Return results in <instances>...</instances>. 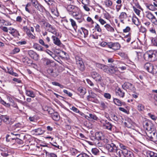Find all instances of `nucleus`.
Segmentation results:
<instances>
[{
    "mask_svg": "<svg viewBox=\"0 0 157 157\" xmlns=\"http://www.w3.org/2000/svg\"><path fill=\"white\" fill-rule=\"evenodd\" d=\"M144 67L149 73L153 74L157 73V66L154 65L151 63H146L144 65Z\"/></svg>",
    "mask_w": 157,
    "mask_h": 157,
    "instance_id": "1",
    "label": "nucleus"
},
{
    "mask_svg": "<svg viewBox=\"0 0 157 157\" xmlns=\"http://www.w3.org/2000/svg\"><path fill=\"white\" fill-rule=\"evenodd\" d=\"M146 133L149 140L154 142L157 141V133L154 130L147 131Z\"/></svg>",
    "mask_w": 157,
    "mask_h": 157,
    "instance_id": "2",
    "label": "nucleus"
},
{
    "mask_svg": "<svg viewBox=\"0 0 157 157\" xmlns=\"http://www.w3.org/2000/svg\"><path fill=\"white\" fill-rule=\"evenodd\" d=\"M44 25L45 26L44 28L46 30L55 34L56 36H57V33L56 32L54 27L48 22H44Z\"/></svg>",
    "mask_w": 157,
    "mask_h": 157,
    "instance_id": "3",
    "label": "nucleus"
},
{
    "mask_svg": "<svg viewBox=\"0 0 157 157\" xmlns=\"http://www.w3.org/2000/svg\"><path fill=\"white\" fill-rule=\"evenodd\" d=\"M75 59L78 69L81 71H84L85 69V67L82 59L80 56H76Z\"/></svg>",
    "mask_w": 157,
    "mask_h": 157,
    "instance_id": "4",
    "label": "nucleus"
},
{
    "mask_svg": "<svg viewBox=\"0 0 157 157\" xmlns=\"http://www.w3.org/2000/svg\"><path fill=\"white\" fill-rule=\"evenodd\" d=\"M117 155L118 156H116L114 157H132L133 156L132 152L129 149L120 152Z\"/></svg>",
    "mask_w": 157,
    "mask_h": 157,
    "instance_id": "5",
    "label": "nucleus"
},
{
    "mask_svg": "<svg viewBox=\"0 0 157 157\" xmlns=\"http://www.w3.org/2000/svg\"><path fill=\"white\" fill-rule=\"evenodd\" d=\"M155 56V54L152 51H149L146 52L144 55V59L148 60H154Z\"/></svg>",
    "mask_w": 157,
    "mask_h": 157,
    "instance_id": "6",
    "label": "nucleus"
},
{
    "mask_svg": "<svg viewBox=\"0 0 157 157\" xmlns=\"http://www.w3.org/2000/svg\"><path fill=\"white\" fill-rule=\"evenodd\" d=\"M100 122L104 128L112 131V128L113 125L107 120H101L100 121Z\"/></svg>",
    "mask_w": 157,
    "mask_h": 157,
    "instance_id": "7",
    "label": "nucleus"
},
{
    "mask_svg": "<svg viewBox=\"0 0 157 157\" xmlns=\"http://www.w3.org/2000/svg\"><path fill=\"white\" fill-rule=\"evenodd\" d=\"M106 147L109 151L113 152H116L117 154V150L116 145L113 143L108 144L106 145Z\"/></svg>",
    "mask_w": 157,
    "mask_h": 157,
    "instance_id": "8",
    "label": "nucleus"
},
{
    "mask_svg": "<svg viewBox=\"0 0 157 157\" xmlns=\"http://www.w3.org/2000/svg\"><path fill=\"white\" fill-rule=\"evenodd\" d=\"M92 78L96 81L101 82L103 81V79L99 74L96 71H93L91 74Z\"/></svg>",
    "mask_w": 157,
    "mask_h": 157,
    "instance_id": "9",
    "label": "nucleus"
},
{
    "mask_svg": "<svg viewBox=\"0 0 157 157\" xmlns=\"http://www.w3.org/2000/svg\"><path fill=\"white\" fill-rule=\"evenodd\" d=\"M144 128L147 130V132L154 130V125L150 122H146L144 123Z\"/></svg>",
    "mask_w": 157,
    "mask_h": 157,
    "instance_id": "10",
    "label": "nucleus"
},
{
    "mask_svg": "<svg viewBox=\"0 0 157 157\" xmlns=\"http://www.w3.org/2000/svg\"><path fill=\"white\" fill-rule=\"evenodd\" d=\"M78 34L82 37L86 38L87 37L88 34V31L85 28L82 27L78 30Z\"/></svg>",
    "mask_w": 157,
    "mask_h": 157,
    "instance_id": "11",
    "label": "nucleus"
},
{
    "mask_svg": "<svg viewBox=\"0 0 157 157\" xmlns=\"http://www.w3.org/2000/svg\"><path fill=\"white\" fill-rule=\"evenodd\" d=\"M33 6L41 12H43L46 11L44 8L41 5L38 3L37 2H33Z\"/></svg>",
    "mask_w": 157,
    "mask_h": 157,
    "instance_id": "12",
    "label": "nucleus"
},
{
    "mask_svg": "<svg viewBox=\"0 0 157 157\" xmlns=\"http://www.w3.org/2000/svg\"><path fill=\"white\" fill-rule=\"evenodd\" d=\"M31 132V133L34 135H40L43 134L45 131L41 128H40L33 130Z\"/></svg>",
    "mask_w": 157,
    "mask_h": 157,
    "instance_id": "13",
    "label": "nucleus"
},
{
    "mask_svg": "<svg viewBox=\"0 0 157 157\" xmlns=\"http://www.w3.org/2000/svg\"><path fill=\"white\" fill-rule=\"evenodd\" d=\"M28 54L31 57L35 60L38 59L39 57V55L33 51L32 50L28 51Z\"/></svg>",
    "mask_w": 157,
    "mask_h": 157,
    "instance_id": "14",
    "label": "nucleus"
},
{
    "mask_svg": "<svg viewBox=\"0 0 157 157\" xmlns=\"http://www.w3.org/2000/svg\"><path fill=\"white\" fill-rule=\"evenodd\" d=\"M122 87L124 89H129L130 90H134V86L133 85L128 82H125L122 85Z\"/></svg>",
    "mask_w": 157,
    "mask_h": 157,
    "instance_id": "15",
    "label": "nucleus"
},
{
    "mask_svg": "<svg viewBox=\"0 0 157 157\" xmlns=\"http://www.w3.org/2000/svg\"><path fill=\"white\" fill-rule=\"evenodd\" d=\"M23 29L24 32H26L27 35L29 38L32 39H35V36L31 33L30 29H28L27 26L23 27Z\"/></svg>",
    "mask_w": 157,
    "mask_h": 157,
    "instance_id": "16",
    "label": "nucleus"
},
{
    "mask_svg": "<svg viewBox=\"0 0 157 157\" xmlns=\"http://www.w3.org/2000/svg\"><path fill=\"white\" fill-rule=\"evenodd\" d=\"M118 72V68L114 66H110L109 69V74H117Z\"/></svg>",
    "mask_w": 157,
    "mask_h": 157,
    "instance_id": "17",
    "label": "nucleus"
},
{
    "mask_svg": "<svg viewBox=\"0 0 157 157\" xmlns=\"http://www.w3.org/2000/svg\"><path fill=\"white\" fill-rule=\"evenodd\" d=\"M125 93L124 91L119 88H116V94L121 98H123L124 96Z\"/></svg>",
    "mask_w": 157,
    "mask_h": 157,
    "instance_id": "18",
    "label": "nucleus"
},
{
    "mask_svg": "<svg viewBox=\"0 0 157 157\" xmlns=\"http://www.w3.org/2000/svg\"><path fill=\"white\" fill-rule=\"evenodd\" d=\"M119 147L121 149H118L117 152V154L128 149V147L122 143H120Z\"/></svg>",
    "mask_w": 157,
    "mask_h": 157,
    "instance_id": "19",
    "label": "nucleus"
},
{
    "mask_svg": "<svg viewBox=\"0 0 157 157\" xmlns=\"http://www.w3.org/2000/svg\"><path fill=\"white\" fill-rule=\"evenodd\" d=\"M127 17V15L125 12H122L119 16V18L120 21L123 23H124V20Z\"/></svg>",
    "mask_w": 157,
    "mask_h": 157,
    "instance_id": "20",
    "label": "nucleus"
},
{
    "mask_svg": "<svg viewBox=\"0 0 157 157\" xmlns=\"http://www.w3.org/2000/svg\"><path fill=\"white\" fill-rule=\"evenodd\" d=\"M53 40V41L54 44L58 46H60L62 44L60 40L54 36H52V37Z\"/></svg>",
    "mask_w": 157,
    "mask_h": 157,
    "instance_id": "21",
    "label": "nucleus"
},
{
    "mask_svg": "<svg viewBox=\"0 0 157 157\" xmlns=\"http://www.w3.org/2000/svg\"><path fill=\"white\" fill-rule=\"evenodd\" d=\"M124 124L127 127L131 128L133 126V122L130 119L128 118L126 120V121L124 122Z\"/></svg>",
    "mask_w": 157,
    "mask_h": 157,
    "instance_id": "22",
    "label": "nucleus"
},
{
    "mask_svg": "<svg viewBox=\"0 0 157 157\" xmlns=\"http://www.w3.org/2000/svg\"><path fill=\"white\" fill-rule=\"evenodd\" d=\"M104 26L106 30L108 32L111 33H113L115 31L114 28L109 24H107L105 25Z\"/></svg>",
    "mask_w": 157,
    "mask_h": 157,
    "instance_id": "23",
    "label": "nucleus"
},
{
    "mask_svg": "<svg viewBox=\"0 0 157 157\" xmlns=\"http://www.w3.org/2000/svg\"><path fill=\"white\" fill-rule=\"evenodd\" d=\"M22 61L25 63V64L30 65V64L32 63V61L28 57H25L22 59Z\"/></svg>",
    "mask_w": 157,
    "mask_h": 157,
    "instance_id": "24",
    "label": "nucleus"
},
{
    "mask_svg": "<svg viewBox=\"0 0 157 157\" xmlns=\"http://www.w3.org/2000/svg\"><path fill=\"white\" fill-rule=\"evenodd\" d=\"M113 101L115 105L118 106H121L124 105V102H121V100L117 98H114Z\"/></svg>",
    "mask_w": 157,
    "mask_h": 157,
    "instance_id": "25",
    "label": "nucleus"
},
{
    "mask_svg": "<svg viewBox=\"0 0 157 157\" xmlns=\"http://www.w3.org/2000/svg\"><path fill=\"white\" fill-rule=\"evenodd\" d=\"M104 5L106 7L110 8L112 6L113 2L110 0H105L104 2Z\"/></svg>",
    "mask_w": 157,
    "mask_h": 157,
    "instance_id": "26",
    "label": "nucleus"
},
{
    "mask_svg": "<svg viewBox=\"0 0 157 157\" xmlns=\"http://www.w3.org/2000/svg\"><path fill=\"white\" fill-rule=\"evenodd\" d=\"M78 10L73 9V10L71 11V13H70V14L71 15L74 17L75 18L78 15H79L81 13H79L78 11Z\"/></svg>",
    "mask_w": 157,
    "mask_h": 157,
    "instance_id": "27",
    "label": "nucleus"
},
{
    "mask_svg": "<svg viewBox=\"0 0 157 157\" xmlns=\"http://www.w3.org/2000/svg\"><path fill=\"white\" fill-rule=\"evenodd\" d=\"M26 94L28 96L34 98L35 96V94L34 92L30 90H26L25 91Z\"/></svg>",
    "mask_w": 157,
    "mask_h": 157,
    "instance_id": "28",
    "label": "nucleus"
},
{
    "mask_svg": "<svg viewBox=\"0 0 157 157\" xmlns=\"http://www.w3.org/2000/svg\"><path fill=\"white\" fill-rule=\"evenodd\" d=\"M75 18L78 21L79 23L82 22L84 20V17L81 13L78 15V16Z\"/></svg>",
    "mask_w": 157,
    "mask_h": 157,
    "instance_id": "29",
    "label": "nucleus"
},
{
    "mask_svg": "<svg viewBox=\"0 0 157 157\" xmlns=\"http://www.w3.org/2000/svg\"><path fill=\"white\" fill-rule=\"evenodd\" d=\"M111 118L113 120L117 122L121 119V118H122V117L119 115L113 114L112 115Z\"/></svg>",
    "mask_w": 157,
    "mask_h": 157,
    "instance_id": "30",
    "label": "nucleus"
},
{
    "mask_svg": "<svg viewBox=\"0 0 157 157\" xmlns=\"http://www.w3.org/2000/svg\"><path fill=\"white\" fill-rule=\"evenodd\" d=\"M146 17L151 20L155 17L151 12L149 11L146 12Z\"/></svg>",
    "mask_w": 157,
    "mask_h": 157,
    "instance_id": "31",
    "label": "nucleus"
},
{
    "mask_svg": "<svg viewBox=\"0 0 157 157\" xmlns=\"http://www.w3.org/2000/svg\"><path fill=\"white\" fill-rule=\"evenodd\" d=\"M52 117L53 119L55 121H57L59 119V116L57 112H54L52 114Z\"/></svg>",
    "mask_w": 157,
    "mask_h": 157,
    "instance_id": "32",
    "label": "nucleus"
},
{
    "mask_svg": "<svg viewBox=\"0 0 157 157\" xmlns=\"http://www.w3.org/2000/svg\"><path fill=\"white\" fill-rule=\"evenodd\" d=\"M147 157H157V154L150 151H147Z\"/></svg>",
    "mask_w": 157,
    "mask_h": 157,
    "instance_id": "33",
    "label": "nucleus"
},
{
    "mask_svg": "<svg viewBox=\"0 0 157 157\" xmlns=\"http://www.w3.org/2000/svg\"><path fill=\"white\" fill-rule=\"evenodd\" d=\"M132 20L133 23L136 26H138L140 25L139 20L136 16L132 17Z\"/></svg>",
    "mask_w": 157,
    "mask_h": 157,
    "instance_id": "34",
    "label": "nucleus"
},
{
    "mask_svg": "<svg viewBox=\"0 0 157 157\" xmlns=\"http://www.w3.org/2000/svg\"><path fill=\"white\" fill-rule=\"evenodd\" d=\"M34 48L38 51H43V47H41L40 44L35 43L33 45Z\"/></svg>",
    "mask_w": 157,
    "mask_h": 157,
    "instance_id": "35",
    "label": "nucleus"
},
{
    "mask_svg": "<svg viewBox=\"0 0 157 157\" xmlns=\"http://www.w3.org/2000/svg\"><path fill=\"white\" fill-rule=\"evenodd\" d=\"M29 136V135L27 134H25L23 133H20V140H25V141L28 140V137Z\"/></svg>",
    "mask_w": 157,
    "mask_h": 157,
    "instance_id": "36",
    "label": "nucleus"
},
{
    "mask_svg": "<svg viewBox=\"0 0 157 157\" xmlns=\"http://www.w3.org/2000/svg\"><path fill=\"white\" fill-rule=\"evenodd\" d=\"M78 91L82 95H84L86 93V89L82 87H79L78 89Z\"/></svg>",
    "mask_w": 157,
    "mask_h": 157,
    "instance_id": "37",
    "label": "nucleus"
},
{
    "mask_svg": "<svg viewBox=\"0 0 157 157\" xmlns=\"http://www.w3.org/2000/svg\"><path fill=\"white\" fill-rule=\"evenodd\" d=\"M120 48V44L118 43H114V46L113 52H114L116 50L119 49Z\"/></svg>",
    "mask_w": 157,
    "mask_h": 157,
    "instance_id": "38",
    "label": "nucleus"
},
{
    "mask_svg": "<svg viewBox=\"0 0 157 157\" xmlns=\"http://www.w3.org/2000/svg\"><path fill=\"white\" fill-rule=\"evenodd\" d=\"M137 109L139 112H142L145 109V106L142 104H139L137 106Z\"/></svg>",
    "mask_w": 157,
    "mask_h": 157,
    "instance_id": "39",
    "label": "nucleus"
},
{
    "mask_svg": "<svg viewBox=\"0 0 157 157\" xmlns=\"http://www.w3.org/2000/svg\"><path fill=\"white\" fill-rule=\"evenodd\" d=\"M104 136L101 132H97L96 134V136L98 140H101L104 138Z\"/></svg>",
    "mask_w": 157,
    "mask_h": 157,
    "instance_id": "40",
    "label": "nucleus"
},
{
    "mask_svg": "<svg viewBox=\"0 0 157 157\" xmlns=\"http://www.w3.org/2000/svg\"><path fill=\"white\" fill-rule=\"evenodd\" d=\"M131 33H129L127 35H125L124 38L125 39V41L128 43H129L131 40Z\"/></svg>",
    "mask_w": 157,
    "mask_h": 157,
    "instance_id": "41",
    "label": "nucleus"
},
{
    "mask_svg": "<svg viewBox=\"0 0 157 157\" xmlns=\"http://www.w3.org/2000/svg\"><path fill=\"white\" fill-rule=\"evenodd\" d=\"M107 103L106 102H104L103 101H101L100 103V107L102 109H104L107 107Z\"/></svg>",
    "mask_w": 157,
    "mask_h": 157,
    "instance_id": "42",
    "label": "nucleus"
},
{
    "mask_svg": "<svg viewBox=\"0 0 157 157\" xmlns=\"http://www.w3.org/2000/svg\"><path fill=\"white\" fill-rule=\"evenodd\" d=\"M72 26L75 29L77 28V26L75 21L73 19L70 18L69 19Z\"/></svg>",
    "mask_w": 157,
    "mask_h": 157,
    "instance_id": "43",
    "label": "nucleus"
},
{
    "mask_svg": "<svg viewBox=\"0 0 157 157\" xmlns=\"http://www.w3.org/2000/svg\"><path fill=\"white\" fill-rule=\"evenodd\" d=\"M92 153L95 155H97L99 154V150L97 148H93L91 150Z\"/></svg>",
    "mask_w": 157,
    "mask_h": 157,
    "instance_id": "44",
    "label": "nucleus"
},
{
    "mask_svg": "<svg viewBox=\"0 0 157 157\" xmlns=\"http://www.w3.org/2000/svg\"><path fill=\"white\" fill-rule=\"evenodd\" d=\"M9 30L11 31L10 33L11 34H17L18 35H19V33L18 32L13 28L10 27L9 28Z\"/></svg>",
    "mask_w": 157,
    "mask_h": 157,
    "instance_id": "45",
    "label": "nucleus"
},
{
    "mask_svg": "<svg viewBox=\"0 0 157 157\" xmlns=\"http://www.w3.org/2000/svg\"><path fill=\"white\" fill-rule=\"evenodd\" d=\"M95 29L99 33H101L102 32V29L99 24L96 23V25L94 27Z\"/></svg>",
    "mask_w": 157,
    "mask_h": 157,
    "instance_id": "46",
    "label": "nucleus"
},
{
    "mask_svg": "<svg viewBox=\"0 0 157 157\" xmlns=\"http://www.w3.org/2000/svg\"><path fill=\"white\" fill-rule=\"evenodd\" d=\"M70 152L71 154L73 156L75 155L78 153V151L75 148L70 149Z\"/></svg>",
    "mask_w": 157,
    "mask_h": 157,
    "instance_id": "47",
    "label": "nucleus"
},
{
    "mask_svg": "<svg viewBox=\"0 0 157 157\" xmlns=\"http://www.w3.org/2000/svg\"><path fill=\"white\" fill-rule=\"evenodd\" d=\"M39 43L43 46L44 47L46 48H48L49 47V46L47 44H45L44 41V40L41 39H40L39 40Z\"/></svg>",
    "mask_w": 157,
    "mask_h": 157,
    "instance_id": "48",
    "label": "nucleus"
},
{
    "mask_svg": "<svg viewBox=\"0 0 157 157\" xmlns=\"http://www.w3.org/2000/svg\"><path fill=\"white\" fill-rule=\"evenodd\" d=\"M73 9H75L78 10V8L76 7H75L74 6L72 5H69L67 7V10L69 11L70 13H71V11L73 10Z\"/></svg>",
    "mask_w": 157,
    "mask_h": 157,
    "instance_id": "49",
    "label": "nucleus"
},
{
    "mask_svg": "<svg viewBox=\"0 0 157 157\" xmlns=\"http://www.w3.org/2000/svg\"><path fill=\"white\" fill-rule=\"evenodd\" d=\"M114 46V43L112 42H108V47L111 49V52H113Z\"/></svg>",
    "mask_w": 157,
    "mask_h": 157,
    "instance_id": "50",
    "label": "nucleus"
},
{
    "mask_svg": "<svg viewBox=\"0 0 157 157\" xmlns=\"http://www.w3.org/2000/svg\"><path fill=\"white\" fill-rule=\"evenodd\" d=\"M52 85L56 86H59L61 88H63L64 87V86L60 84L58 82H52Z\"/></svg>",
    "mask_w": 157,
    "mask_h": 157,
    "instance_id": "51",
    "label": "nucleus"
},
{
    "mask_svg": "<svg viewBox=\"0 0 157 157\" xmlns=\"http://www.w3.org/2000/svg\"><path fill=\"white\" fill-rule=\"evenodd\" d=\"M109 68L108 67V66L104 65L101 69L104 72L109 73Z\"/></svg>",
    "mask_w": 157,
    "mask_h": 157,
    "instance_id": "52",
    "label": "nucleus"
},
{
    "mask_svg": "<svg viewBox=\"0 0 157 157\" xmlns=\"http://www.w3.org/2000/svg\"><path fill=\"white\" fill-rule=\"evenodd\" d=\"M82 3L84 5H89L90 4V1L89 0H81Z\"/></svg>",
    "mask_w": 157,
    "mask_h": 157,
    "instance_id": "53",
    "label": "nucleus"
},
{
    "mask_svg": "<svg viewBox=\"0 0 157 157\" xmlns=\"http://www.w3.org/2000/svg\"><path fill=\"white\" fill-rule=\"evenodd\" d=\"M76 157H90V156L85 153H81Z\"/></svg>",
    "mask_w": 157,
    "mask_h": 157,
    "instance_id": "54",
    "label": "nucleus"
},
{
    "mask_svg": "<svg viewBox=\"0 0 157 157\" xmlns=\"http://www.w3.org/2000/svg\"><path fill=\"white\" fill-rule=\"evenodd\" d=\"M3 121L6 124H8L10 121V119L8 117H3Z\"/></svg>",
    "mask_w": 157,
    "mask_h": 157,
    "instance_id": "55",
    "label": "nucleus"
},
{
    "mask_svg": "<svg viewBox=\"0 0 157 157\" xmlns=\"http://www.w3.org/2000/svg\"><path fill=\"white\" fill-rule=\"evenodd\" d=\"M8 72L10 74L15 76H17V74L13 72L12 69L11 68H10L8 70Z\"/></svg>",
    "mask_w": 157,
    "mask_h": 157,
    "instance_id": "56",
    "label": "nucleus"
},
{
    "mask_svg": "<svg viewBox=\"0 0 157 157\" xmlns=\"http://www.w3.org/2000/svg\"><path fill=\"white\" fill-rule=\"evenodd\" d=\"M89 118L95 120H97L98 119L97 117L94 114H90Z\"/></svg>",
    "mask_w": 157,
    "mask_h": 157,
    "instance_id": "57",
    "label": "nucleus"
},
{
    "mask_svg": "<svg viewBox=\"0 0 157 157\" xmlns=\"http://www.w3.org/2000/svg\"><path fill=\"white\" fill-rule=\"evenodd\" d=\"M89 6H90V5H89L82 6V7L84 10L87 12H89L90 10V9L89 7Z\"/></svg>",
    "mask_w": 157,
    "mask_h": 157,
    "instance_id": "58",
    "label": "nucleus"
},
{
    "mask_svg": "<svg viewBox=\"0 0 157 157\" xmlns=\"http://www.w3.org/2000/svg\"><path fill=\"white\" fill-rule=\"evenodd\" d=\"M104 96L107 99H110L111 98V95L109 93H105L104 94Z\"/></svg>",
    "mask_w": 157,
    "mask_h": 157,
    "instance_id": "59",
    "label": "nucleus"
},
{
    "mask_svg": "<svg viewBox=\"0 0 157 157\" xmlns=\"http://www.w3.org/2000/svg\"><path fill=\"white\" fill-rule=\"evenodd\" d=\"M133 10L135 12L138 16H139L140 14V11L138 9H137L136 7L134 6H133Z\"/></svg>",
    "mask_w": 157,
    "mask_h": 157,
    "instance_id": "60",
    "label": "nucleus"
},
{
    "mask_svg": "<svg viewBox=\"0 0 157 157\" xmlns=\"http://www.w3.org/2000/svg\"><path fill=\"white\" fill-rule=\"evenodd\" d=\"M63 92L64 93H65L67 95H68V96L69 97H71L72 95V94L67 90H64Z\"/></svg>",
    "mask_w": 157,
    "mask_h": 157,
    "instance_id": "61",
    "label": "nucleus"
},
{
    "mask_svg": "<svg viewBox=\"0 0 157 157\" xmlns=\"http://www.w3.org/2000/svg\"><path fill=\"white\" fill-rule=\"evenodd\" d=\"M147 7L149 10L152 11H154L155 9V7L152 5H148Z\"/></svg>",
    "mask_w": 157,
    "mask_h": 157,
    "instance_id": "62",
    "label": "nucleus"
},
{
    "mask_svg": "<svg viewBox=\"0 0 157 157\" xmlns=\"http://www.w3.org/2000/svg\"><path fill=\"white\" fill-rule=\"evenodd\" d=\"M118 54L123 58H125L127 57V55L125 53L123 52H120Z\"/></svg>",
    "mask_w": 157,
    "mask_h": 157,
    "instance_id": "63",
    "label": "nucleus"
},
{
    "mask_svg": "<svg viewBox=\"0 0 157 157\" xmlns=\"http://www.w3.org/2000/svg\"><path fill=\"white\" fill-rule=\"evenodd\" d=\"M151 21L152 23L154 24L155 25L157 26V20L155 17L151 20Z\"/></svg>",
    "mask_w": 157,
    "mask_h": 157,
    "instance_id": "64",
    "label": "nucleus"
}]
</instances>
